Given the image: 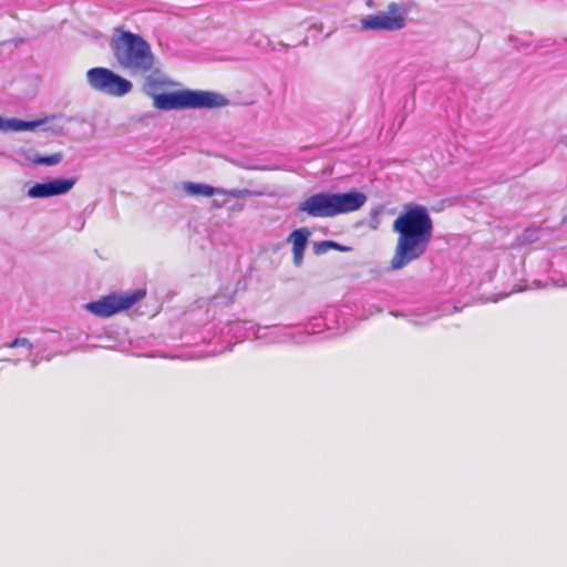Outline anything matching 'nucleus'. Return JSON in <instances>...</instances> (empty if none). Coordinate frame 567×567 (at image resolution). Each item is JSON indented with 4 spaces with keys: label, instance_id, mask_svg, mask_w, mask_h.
<instances>
[{
    "label": "nucleus",
    "instance_id": "3",
    "mask_svg": "<svg viewBox=\"0 0 567 567\" xmlns=\"http://www.w3.org/2000/svg\"><path fill=\"white\" fill-rule=\"evenodd\" d=\"M367 195L350 190L347 193H317L298 205V213L306 217L329 218L359 210L367 203Z\"/></svg>",
    "mask_w": 567,
    "mask_h": 567
},
{
    "label": "nucleus",
    "instance_id": "2",
    "mask_svg": "<svg viewBox=\"0 0 567 567\" xmlns=\"http://www.w3.org/2000/svg\"><path fill=\"white\" fill-rule=\"evenodd\" d=\"M114 58L120 68L132 76H151L155 69V56L151 45L141 35L116 30L111 41Z\"/></svg>",
    "mask_w": 567,
    "mask_h": 567
},
{
    "label": "nucleus",
    "instance_id": "10",
    "mask_svg": "<svg viewBox=\"0 0 567 567\" xmlns=\"http://www.w3.org/2000/svg\"><path fill=\"white\" fill-rule=\"evenodd\" d=\"M309 236L310 230L308 228H299L293 230L287 238V241L292 245L293 264L296 266L302 264Z\"/></svg>",
    "mask_w": 567,
    "mask_h": 567
},
{
    "label": "nucleus",
    "instance_id": "6",
    "mask_svg": "<svg viewBox=\"0 0 567 567\" xmlns=\"http://www.w3.org/2000/svg\"><path fill=\"white\" fill-rule=\"evenodd\" d=\"M146 296L145 289H137L126 293H110L97 301L86 305V309L101 318L111 317L120 311L127 310Z\"/></svg>",
    "mask_w": 567,
    "mask_h": 567
},
{
    "label": "nucleus",
    "instance_id": "16",
    "mask_svg": "<svg viewBox=\"0 0 567 567\" xmlns=\"http://www.w3.org/2000/svg\"><path fill=\"white\" fill-rule=\"evenodd\" d=\"M214 207L220 208L221 205L214 203Z\"/></svg>",
    "mask_w": 567,
    "mask_h": 567
},
{
    "label": "nucleus",
    "instance_id": "4",
    "mask_svg": "<svg viewBox=\"0 0 567 567\" xmlns=\"http://www.w3.org/2000/svg\"><path fill=\"white\" fill-rule=\"evenodd\" d=\"M158 82L147 76L145 92L153 96V104L162 111L184 109H217L228 104V100L221 94L206 91L181 90L169 93L154 94Z\"/></svg>",
    "mask_w": 567,
    "mask_h": 567
},
{
    "label": "nucleus",
    "instance_id": "7",
    "mask_svg": "<svg viewBox=\"0 0 567 567\" xmlns=\"http://www.w3.org/2000/svg\"><path fill=\"white\" fill-rule=\"evenodd\" d=\"M406 10L396 2H391L386 11L368 16L361 20L364 30H400L405 25Z\"/></svg>",
    "mask_w": 567,
    "mask_h": 567
},
{
    "label": "nucleus",
    "instance_id": "9",
    "mask_svg": "<svg viewBox=\"0 0 567 567\" xmlns=\"http://www.w3.org/2000/svg\"><path fill=\"white\" fill-rule=\"evenodd\" d=\"M182 188L188 196L194 197H212L214 195H227L234 198H243L250 196L248 189H230L216 188L207 184H198L193 182H185L182 184Z\"/></svg>",
    "mask_w": 567,
    "mask_h": 567
},
{
    "label": "nucleus",
    "instance_id": "13",
    "mask_svg": "<svg viewBox=\"0 0 567 567\" xmlns=\"http://www.w3.org/2000/svg\"><path fill=\"white\" fill-rule=\"evenodd\" d=\"M4 347H7L9 349L20 348V347H24V348L31 349L32 348V343L27 338H16L12 342L7 343Z\"/></svg>",
    "mask_w": 567,
    "mask_h": 567
},
{
    "label": "nucleus",
    "instance_id": "11",
    "mask_svg": "<svg viewBox=\"0 0 567 567\" xmlns=\"http://www.w3.org/2000/svg\"><path fill=\"white\" fill-rule=\"evenodd\" d=\"M63 158V154L58 152L48 156L37 155L34 156L31 162L34 165H47V166H53L59 164Z\"/></svg>",
    "mask_w": 567,
    "mask_h": 567
},
{
    "label": "nucleus",
    "instance_id": "5",
    "mask_svg": "<svg viewBox=\"0 0 567 567\" xmlns=\"http://www.w3.org/2000/svg\"><path fill=\"white\" fill-rule=\"evenodd\" d=\"M86 81L92 90L115 97L130 93L133 87L128 80L103 66L90 69Z\"/></svg>",
    "mask_w": 567,
    "mask_h": 567
},
{
    "label": "nucleus",
    "instance_id": "1",
    "mask_svg": "<svg viewBox=\"0 0 567 567\" xmlns=\"http://www.w3.org/2000/svg\"><path fill=\"white\" fill-rule=\"evenodd\" d=\"M392 229L396 234V241L390 268L400 270L427 251L434 224L426 207L406 204L394 219Z\"/></svg>",
    "mask_w": 567,
    "mask_h": 567
},
{
    "label": "nucleus",
    "instance_id": "15",
    "mask_svg": "<svg viewBox=\"0 0 567 567\" xmlns=\"http://www.w3.org/2000/svg\"><path fill=\"white\" fill-rule=\"evenodd\" d=\"M328 249H330L329 246L323 245V241H321L320 244H318L316 246L317 254H323V252L328 251Z\"/></svg>",
    "mask_w": 567,
    "mask_h": 567
},
{
    "label": "nucleus",
    "instance_id": "8",
    "mask_svg": "<svg viewBox=\"0 0 567 567\" xmlns=\"http://www.w3.org/2000/svg\"><path fill=\"white\" fill-rule=\"evenodd\" d=\"M76 178H60L45 183H35L28 189V196L31 198H45L59 196L70 192L76 183Z\"/></svg>",
    "mask_w": 567,
    "mask_h": 567
},
{
    "label": "nucleus",
    "instance_id": "14",
    "mask_svg": "<svg viewBox=\"0 0 567 567\" xmlns=\"http://www.w3.org/2000/svg\"><path fill=\"white\" fill-rule=\"evenodd\" d=\"M323 245L329 246L330 249H336V250H339V251H347V250L350 249L349 247L341 246L338 243L332 241V240H324Z\"/></svg>",
    "mask_w": 567,
    "mask_h": 567
},
{
    "label": "nucleus",
    "instance_id": "12",
    "mask_svg": "<svg viewBox=\"0 0 567 567\" xmlns=\"http://www.w3.org/2000/svg\"><path fill=\"white\" fill-rule=\"evenodd\" d=\"M43 121H20L12 120L10 123V127L14 131H32L39 125H41Z\"/></svg>",
    "mask_w": 567,
    "mask_h": 567
}]
</instances>
